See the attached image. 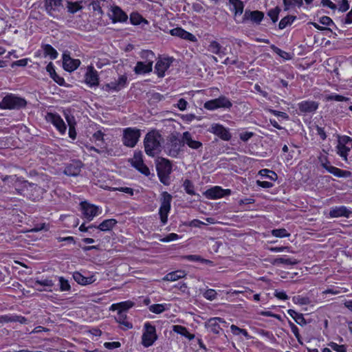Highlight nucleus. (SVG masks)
<instances>
[{
	"label": "nucleus",
	"mask_w": 352,
	"mask_h": 352,
	"mask_svg": "<svg viewBox=\"0 0 352 352\" xmlns=\"http://www.w3.org/2000/svg\"><path fill=\"white\" fill-rule=\"evenodd\" d=\"M163 138L161 134L157 131H152L148 133L144 138V149L146 153L149 156H155L161 151V142Z\"/></svg>",
	"instance_id": "f257e3e1"
},
{
	"label": "nucleus",
	"mask_w": 352,
	"mask_h": 352,
	"mask_svg": "<svg viewBox=\"0 0 352 352\" xmlns=\"http://www.w3.org/2000/svg\"><path fill=\"white\" fill-rule=\"evenodd\" d=\"M182 146H184L183 140L178 138L177 133H171L167 138L164 151L170 157H177Z\"/></svg>",
	"instance_id": "f03ea898"
},
{
	"label": "nucleus",
	"mask_w": 352,
	"mask_h": 352,
	"mask_svg": "<svg viewBox=\"0 0 352 352\" xmlns=\"http://www.w3.org/2000/svg\"><path fill=\"white\" fill-rule=\"evenodd\" d=\"M142 58L147 59L146 62L138 61L134 68V72L137 74H144L152 71L153 58L155 54L152 51L145 50L141 52Z\"/></svg>",
	"instance_id": "7ed1b4c3"
},
{
	"label": "nucleus",
	"mask_w": 352,
	"mask_h": 352,
	"mask_svg": "<svg viewBox=\"0 0 352 352\" xmlns=\"http://www.w3.org/2000/svg\"><path fill=\"white\" fill-rule=\"evenodd\" d=\"M155 327L150 322H146L144 325V332L142 336V344L144 347H149L157 340Z\"/></svg>",
	"instance_id": "20e7f679"
},
{
	"label": "nucleus",
	"mask_w": 352,
	"mask_h": 352,
	"mask_svg": "<svg viewBox=\"0 0 352 352\" xmlns=\"http://www.w3.org/2000/svg\"><path fill=\"white\" fill-rule=\"evenodd\" d=\"M25 104L26 101L24 99L13 95H8L0 102V108L9 109H19L25 107Z\"/></svg>",
	"instance_id": "39448f33"
},
{
	"label": "nucleus",
	"mask_w": 352,
	"mask_h": 352,
	"mask_svg": "<svg viewBox=\"0 0 352 352\" xmlns=\"http://www.w3.org/2000/svg\"><path fill=\"white\" fill-rule=\"evenodd\" d=\"M140 137V131L139 129L126 128L123 132V144L128 147L133 148L136 145Z\"/></svg>",
	"instance_id": "423d86ee"
},
{
	"label": "nucleus",
	"mask_w": 352,
	"mask_h": 352,
	"mask_svg": "<svg viewBox=\"0 0 352 352\" xmlns=\"http://www.w3.org/2000/svg\"><path fill=\"white\" fill-rule=\"evenodd\" d=\"M172 196L167 192H163L161 198V206L160 208L159 214L160 216L161 221L163 224L167 222L168 214L170 210V203Z\"/></svg>",
	"instance_id": "0eeeda50"
},
{
	"label": "nucleus",
	"mask_w": 352,
	"mask_h": 352,
	"mask_svg": "<svg viewBox=\"0 0 352 352\" xmlns=\"http://www.w3.org/2000/svg\"><path fill=\"white\" fill-rule=\"evenodd\" d=\"M232 106V102L223 96L208 100L204 105V108L208 110H215L219 108L230 109Z\"/></svg>",
	"instance_id": "6e6552de"
},
{
	"label": "nucleus",
	"mask_w": 352,
	"mask_h": 352,
	"mask_svg": "<svg viewBox=\"0 0 352 352\" xmlns=\"http://www.w3.org/2000/svg\"><path fill=\"white\" fill-rule=\"evenodd\" d=\"M131 162L132 166L142 174L145 175H148L150 174L148 168L144 164L142 153L141 151H136L134 153L133 157L131 160Z\"/></svg>",
	"instance_id": "1a4fd4ad"
},
{
	"label": "nucleus",
	"mask_w": 352,
	"mask_h": 352,
	"mask_svg": "<svg viewBox=\"0 0 352 352\" xmlns=\"http://www.w3.org/2000/svg\"><path fill=\"white\" fill-rule=\"evenodd\" d=\"M108 16L113 23L125 22L128 19L126 14L117 6L111 7Z\"/></svg>",
	"instance_id": "9d476101"
},
{
	"label": "nucleus",
	"mask_w": 352,
	"mask_h": 352,
	"mask_svg": "<svg viewBox=\"0 0 352 352\" xmlns=\"http://www.w3.org/2000/svg\"><path fill=\"white\" fill-rule=\"evenodd\" d=\"M230 194L231 190L230 189H223L220 186L210 188L205 192L206 197L211 199H219Z\"/></svg>",
	"instance_id": "9b49d317"
},
{
	"label": "nucleus",
	"mask_w": 352,
	"mask_h": 352,
	"mask_svg": "<svg viewBox=\"0 0 352 352\" xmlns=\"http://www.w3.org/2000/svg\"><path fill=\"white\" fill-rule=\"evenodd\" d=\"M46 119L48 122L52 123L60 133L63 134L65 133L66 124L60 116L56 113H48L46 116Z\"/></svg>",
	"instance_id": "f8f14e48"
},
{
	"label": "nucleus",
	"mask_w": 352,
	"mask_h": 352,
	"mask_svg": "<svg viewBox=\"0 0 352 352\" xmlns=\"http://www.w3.org/2000/svg\"><path fill=\"white\" fill-rule=\"evenodd\" d=\"M85 82L90 87H96L99 85L98 72L91 65L87 67V72L85 75Z\"/></svg>",
	"instance_id": "ddd939ff"
},
{
	"label": "nucleus",
	"mask_w": 352,
	"mask_h": 352,
	"mask_svg": "<svg viewBox=\"0 0 352 352\" xmlns=\"http://www.w3.org/2000/svg\"><path fill=\"white\" fill-rule=\"evenodd\" d=\"M209 131L226 141L230 140L232 137L228 130L219 124H212Z\"/></svg>",
	"instance_id": "4468645a"
},
{
	"label": "nucleus",
	"mask_w": 352,
	"mask_h": 352,
	"mask_svg": "<svg viewBox=\"0 0 352 352\" xmlns=\"http://www.w3.org/2000/svg\"><path fill=\"white\" fill-rule=\"evenodd\" d=\"M80 64V60L72 58L69 54L64 52L63 55V68L66 71L73 72L79 67Z\"/></svg>",
	"instance_id": "2eb2a0df"
},
{
	"label": "nucleus",
	"mask_w": 352,
	"mask_h": 352,
	"mask_svg": "<svg viewBox=\"0 0 352 352\" xmlns=\"http://www.w3.org/2000/svg\"><path fill=\"white\" fill-rule=\"evenodd\" d=\"M82 210L84 217L88 220L91 221L98 214V208L86 202L81 203Z\"/></svg>",
	"instance_id": "dca6fc26"
},
{
	"label": "nucleus",
	"mask_w": 352,
	"mask_h": 352,
	"mask_svg": "<svg viewBox=\"0 0 352 352\" xmlns=\"http://www.w3.org/2000/svg\"><path fill=\"white\" fill-rule=\"evenodd\" d=\"M172 63L170 58L160 59L155 67V72L160 78L164 76L165 72L169 68Z\"/></svg>",
	"instance_id": "f3484780"
},
{
	"label": "nucleus",
	"mask_w": 352,
	"mask_h": 352,
	"mask_svg": "<svg viewBox=\"0 0 352 352\" xmlns=\"http://www.w3.org/2000/svg\"><path fill=\"white\" fill-rule=\"evenodd\" d=\"M82 163L80 161H75L67 165L64 170V173L68 176H77L81 171Z\"/></svg>",
	"instance_id": "a211bd4d"
},
{
	"label": "nucleus",
	"mask_w": 352,
	"mask_h": 352,
	"mask_svg": "<svg viewBox=\"0 0 352 352\" xmlns=\"http://www.w3.org/2000/svg\"><path fill=\"white\" fill-rule=\"evenodd\" d=\"M264 14L261 11H245L243 17V21L251 20L253 22L259 23L263 19Z\"/></svg>",
	"instance_id": "6ab92c4d"
},
{
	"label": "nucleus",
	"mask_w": 352,
	"mask_h": 352,
	"mask_svg": "<svg viewBox=\"0 0 352 352\" xmlns=\"http://www.w3.org/2000/svg\"><path fill=\"white\" fill-rule=\"evenodd\" d=\"M182 140L184 144L186 143L192 149H199L202 147V143L199 141L193 140L191 134L188 131H186L183 133Z\"/></svg>",
	"instance_id": "aec40b11"
},
{
	"label": "nucleus",
	"mask_w": 352,
	"mask_h": 352,
	"mask_svg": "<svg viewBox=\"0 0 352 352\" xmlns=\"http://www.w3.org/2000/svg\"><path fill=\"white\" fill-rule=\"evenodd\" d=\"M157 175L170 174L172 171V165L168 160L162 158L157 164Z\"/></svg>",
	"instance_id": "412c9836"
},
{
	"label": "nucleus",
	"mask_w": 352,
	"mask_h": 352,
	"mask_svg": "<svg viewBox=\"0 0 352 352\" xmlns=\"http://www.w3.org/2000/svg\"><path fill=\"white\" fill-rule=\"evenodd\" d=\"M62 6V0H45V7L47 13L53 15V12L58 11Z\"/></svg>",
	"instance_id": "4be33fe9"
},
{
	"label": "nucleus",
	"mask_w": 352,
	"mask_h": 352,
	"mask_svg": "<svg viewBox=\"0 0 352 352\" xmlns=\"http://www.w3.org/2000/svg\"><path fill=\"white\" fill-rule=\"evenodd\" d=\"M318 107V104L314 101H302L298 104V108L301 112L311 113Z\"/></svg>",
	"instance_id": "5701e85b"
},
{
	"label": "nucleus",
	"mask_w": 352,
	"mask_h": 352,
	"mask_svg": "<svg viewBox=\"0 0 352 352\" xmlns=\"http://www.w3.org/2000/svg\"><path fill=\"white\" fill-rule=\"evenodd\" d=\"M220 322L226 323V322L221 318H210L208 322L207 327L210 331L215 334H218L221 329L219 325Z\"/></svg>",
	"instance_id": "b1692460"
},
{
	"label": "nucleus",
	"mask_w": 352,
	"mask_h": 352,
	"mask_svg": "<svg viewBox=\"0 0 352 352\" xmlns=\"http://www.w3.org/2000/svg\"><path fill=\"white\" fill-rule=\"evenodd\" d=\"M351 213V211L345 206H340L332 208L330 210L329 216L333 218L341 217H349Z\"/></svg>",
	"instance_id": "393cba45"
},
{
	"label": "nucleus",
	"mask_w": 352,
	"mask_h": 352,
	"mask_svg": "<svg viewBox=\"0 0 352 352\" xmlns=\"http://www.w3.org/2000/svg\"><path fill=\"white\" fill-rule=\"evenodd\" d=\"M74 279L80 285H88L94 283L96 279L93 276L89 277H85L82 276L80 272H74L73 274Z\"/></svg>",
	"instance_id": "a878e982"
},
{
	"label": "nucleus",
	"mask_w": 352,
	"mask_h": 352,
	"mask_svg": "<svg viewBox=\"0 0 352 352\" xmlns=\"http://www.w3.org/2000/svg\"><path fill=\"white\" fill-rule=\"evenodd\" d=\"M133 305L134 303L131 301H124L120 303L113 304L110 307V310H118V311H124L125 313L126 310L131 308Z\"/></svg>",
	"instance_id": "bb28decb"
},
{
	"label": "nucleus",
	"mask_w": 352,
	"mask_h": 352,
	"mask_svg": "<svg viewBox=\"0 0 352 352\" xmlns=\"http://www.w3.org/2000/svg\"><path fill=\"white\" fill-rule=\"evenodd\" d=\"M186 276L184 271L177 270L167 274L163 278L165 281H176Z\"/></svg>",
	"instance_id": "cd10ccee"
},
{
	"label": "nucleus",
	"mask_w": 352,
	"mask_h": 352,
	"mask_svg": "<svg viewBox=\"0 0 352 352\" xmlns=\"http://www.w3.org/2000/svg\"><path fill=\"white\" fill-rule=\"evenodd\" d=\"M229 3L232 6V8L231 10L234 12L235 16L242 14L244 5L241 0H229Z\"/></svg>",
	"instance_id": "c85d7f7f"
},
{
	"label": "nucleus",
	"mask_w": 352,
	"mask_h": 352,
	"mask_svg": "<svg viewBox=\"0 0 352 352\" xmlns=\"http://www.w3.org/2000/svg\"><path fill=\"white\" fill-rule=\"evenodd\" d=\"M328 172L338 177L346 178L351 175V173L350 171L341 170L335 166L329 167Z\"/></svg>",
	"instance_id": "c756f323"
},
{
	"label": "nucleus",
	"mask_w": 352,
	"mask_h": 352,
	"mask_svg": "<svg viewBox=\"0 0 352 352\" xmlns=\"http://www.w3.org/2000/svg\"><path fill=\"white\" fill-rule=\"evenodd\" d=\"M173 331L177 333L182 335L186 338H188L190 340L194 339L195 336L193 334L190 333L187 329L185 327L181 325H173Z\"/></svg>",
	"instance_id": "7c9ffc66"
},
{
	"label": "nucleus",
	"mask_w": 352,
	"mask_h": 352,
	"mask_svg": "<svg viewBox=\"0 0 352 352\" xmlns=\"http://www.w3.org/2000/svg\"><path fill=\"white\" fill-rule=\"evenodd\" d=\"M116 223L117 221L116 219H106L103 221L97 228L101 231H109L112 229Z\"/></svg>",
	"instance_id": "2f4dec72"
},
{
	"label": "nucleus",
	"mask_w": 352,
	"mask_h": 352,
	"mask_svg": "<svg viewBox=\"0 0 352 352\" xmlns=\"http://www.w3.org/2000/svg\"><path fill=\"white\" fill-rule=\"evenodd\" d=\"M287 313L298 324L303 326L307 324V322L302 314H298L293 309H289Z\"/></svg>",
	"instance_id": "473e14b6"
},
{
	"label": "nucleus",
	"mask_w": 352,
	"mask_h": 352,
	"mask_svg": "<svg viewBox=\"0 0 352 352\" xmlns=\"http://www.w3.org/2000/svg\"><path fill=\"white\" fill-rule=\"evenodd\" d=\"M336 148L337 153L344 160H347V155L350 151V148L346 146L341 141H338Z\"/></svg>",
	"instance_id": "72a5a7b5"
},
{
	"label": "nucleus",
	"mask_w": 352,
	"mask_h": 352,
	"mask_svg": "<svg viewBox=\"0 0 352 352\" xmlns=\"http://www.w3.org/2000/svg\"><path fill=\"white\" fill-rule=\"evenodd\" d=\"M42 49L45 56H49L51 59H55L58 56V52L49 44L42 45Z\"/></svg>",
	"instance_id": "f704fd0d"
},
{
	"label": "nucleus",
	"mask_w": 352,
	"mask_h": 352,
	"mask_svg": "<svg viewBox=\"0 0 352 352\" xmlns=\"http://www.w3.org/2000/svg\"><path fill=\"white\" fill-rule=\"evenodd\" d=\"M126 314L124 311H118L116 320L118 322L124 325L127 329H131L133 325L131 322L126 320Z\"/></svg>",
	"instance_id": "c9c22d12"
},
{
	"label": "nucleus",
	"mask_w": 352,
	"mask_h": 352,
	"mask_svg": "<svg viewBox=\"0 0 352 352\" xmlns=\"http://www.w3.org/2000/svg\"><path fill=\"white\" fill-rule=\"evenodd\" d=\"M298 263V262L296 259L285 258H275L272 261V263L273 265L284 264L287 265H294L297 264Z\"/></svg>",
	"instance_id": "e433bc0d"
},
{
	"label": "nucleus",
	"mask_w": 352,
	"mask_h": 352,
	"mask_svg": "<svg viewBox=\"0 0 352 352\" xmlns=\"http://www.w3.org/2000/svg\"><path fill=\"white\" fill-rule=\"evenodd\" d=\"M285 10H288L292 8L298 6L301 7L303 4L302 0H283Z\"/></svg>",
	"instance_id": "4c0bfd02"
},
{
	"label": "nucleus",
	"mask_w": 352,
	"mask_h": 352,
	"mask_svg": "<svg viewBox=\"0 0 352 352\" xmlns=\"http://www.w3.org/2000/svg\"><path fill=\"white\" fill-rule=\"evenodd\" d=\"M222 46L216 41L210 42L208 46V50L212 54H219L221 52Z\"/></svg>",
	"instance_id": "58836bf2"
},
{
	"label": "nucleus",
	"mask_w": 352,
	"mask_h": 352,
	"mask_svg": "<svg viewBox=\"0 0 352 352\" xmlns=\"http://www.w3.org/2000/svg\"><path fill=\"white\" fill-rule=\"evenodd\" d=\"M150 311L154 314H160L164 312L166 309V305L164 304H154L150 305L148 307Z\"/></svg>",
	"instance_id": "ea45409f"
},
{
	"label": "nucleus",
	"mask_w": 352,
	"mask_h": 352,
	"mask_svg": "<svg viewBox=\"0 0 352 352\" xmlns=\"http://www.w3.org/2000/svg\"><path fill=\"white\" fill-rule=\"evenodd\" d=\"M105 0H94L92 1L89 6H92V9L95 12H98L100 16H102L104 12L102 10V2Z\"/></svg>",
	"instance_id": "a19ab883"
},
{
	"label": "nucleus",
	"mask_w": 352,
	"mask_h": 352,
	"mask_svg": "<svg viewBox=\"0 0 352 352\" xmlns=\"http://www.w3.org/2000/svg\"><path fill=\"white\" fill-rule=\"evenodd\" d=\"M295 19H296V17L293 16H285L284 18H283L280 20V21L278 24L279 28L280 30L284 29L285 28L287 27V25L291 24L294 21Z\"/></svg>",
	"instance_id": "79ce46f5"
},
{
	"label": "nucleus",
	"mask_w": 352,
	"mask_h": 352,
	"mask_svg": "<svg viewBox=\"0 0 352 352\" xmlns=\"http://www.w3.org/2000/svg\"><path fill=\"white\" fill-rule=\"evenodd\" d=\"M130 21L133 25H139L141 22L144 21L147 23V21L144 19L142 16L138 13H132L130 16Z\"/></svg>",
	"instance_id": "37998d69"
},
{
	"label": "nucleus",
	"mask_w": 352,
	"mask_h": 352,
	"mask_svg": "<svg viewBox=\"0 0 352 352\" xmlns=\"http://www.w3.org/2000/svg\"><path fill=\"white\" fill-rule=\"evenodd\" d=\"M259 174L265 177L269 178L271 180H276L277 179V175L272 170L267 169H263L259 171Z\"/></svg>",
	"instance_id": "c03bdc74"
},
{
	"label": "nucleus",
	"mask_w": 352,
	"mask_h": 352,
	"mask_svg": "<svg viewBox=\"0 0 352 352\" xmlns=\"http://www.w3.org/2000/svg\"><path fill=\"white\" fill-rule=\"evenodd\" d=\"M272 234L276 237L279 238L290 236V234L287 232V231L285 228L272 230Z\"/></svg>",
	"instance_id": "a18cd8bd"
},
{
	"label": "nucleus",
	"mask_w": 352,
	"mask_h": 352,
	"mask_svg": "<svg viewBox=\"0 0 352 352\" xmlns=\"http://www.w3.org/2000/svg\"><path fill=\"white\" fill-rule=\"evenodd\" d=\"M280 12V9L278 7H276L274 9H271L267 12V15L270 17L272 21L275 23L278 21V14Z\"/></svg>",
	"instance_id": "49530a36"
},
{
	"label": "nucleus",
	"mask_w": 352,
	"mask_h": 352,
	"mask_svg": "<svg viewBox=\"0 0 352 352\" xmlns=\"http://www.w3.org/2000/svg\"><path fill=\"white\" fill-rule=\"evenodd\" d=\"M68 12L74 14L80 10L82 9V6L78 2H68L67 4Z\"/></svg>",
	"instance_id": "de8ad7c7"
},
{
	"label": "nucleus",
	"mask_w": 352,
	"mask_h": 352,
	"mask_svg": "<svg viewBox=\"0 0 352 352\" xmlns=\"http://www.w3.org/2000/svg\"><path fill=\"white\" fill-rule=\"evenodd\" d=\"M4 319L6 322H19L21 324L25 323L27 321V319L25 317L21 316H14L11 317L5 316Z\"/></svg>",
	"instance_id": "09e8293b"
},
{
	"label": "nucleus",
	"mask_w": 352,
	"mask_h": 352,
	"mask_svg": "<svg viewBox=\"0 0 352 352\" xmlns=\"http://www.w3.org/2000/svg\"><path fill=\"white\" fill-rule=\"evenodd\" d=\"M60 283V289L61 291H69L70 290V285L67 280L65 279L63 277L59 278Z\"/></svg>",
	"instance_id": "8fccbe9b"
},
{
	"label": "nucleus",
	"mask_w": 352,
	"mask_h": 352,
	"mask_svg": "<svg viewBox=\"0 0 352 352\" xmlns=\"http://www.w3.org/2000/svg\"><path fill=\"white\" fill-rule=\"evenodd\" d=\"M184 186L186 190V192L188 194H189V195L195 194L193 185L190 180L186 179L184 182Z\"/></svg>",
	"instance_id": "3c124183"
},
{
	"label": "nucleus",
	"mask_w": 352,
	"mask_h": 352,
	"mask_svg": "<svg viewBox=\"0 0 352 352\" xmlns=\"http://www.w3.org/2000/svg\"><path fill=\"white\" fill-rule=\"evenodd\" d=\"M318 160H319V162L320 163V165L328 171L329 167H331V166L329 165V162L328 161L327 155H320L318 157Z\"/></svg>",
	"instance_id": "603ef678"
},
{
	"label": "nucleus",
	"mask_w": 352,
	"mask_h": 352,
	"mask_svg": "<svg viewBox=\"0 0 352 352\" xmlns=\"http://www.w3.org/2000/svg\"><path fill=\"white\" fill-rule=\"evenodd\" d=\"M184 258L190 261H201L202 263H210L209 260H206L201 258L198 255H187L184 257Z\"/></svg>",
	"instance_id": "864d4df0"
},
{
	"label": "nucleus",
	"mask_w": 352,
	"mask_h": 352,
	"mask_svg": "<svg viewBox=\"0 0 352 352\" xmlns=\"http://www.w3.org/2000/svg\"><path fill=\"white\" fill-rule=\"evenodd\" d=\"M329 346L336 352H346V349L344 345H339L335 342H330Z\"/></svg>",
	"instance_id": "5fc2aeb1"
},
{
	"label": "nucleus",
	"mask_w": 352,
	"mask_h": 352,
	"mask_svg": "<svg viewBox=\"0 0 352 352\" xmlns=\"http://www.w3.org/2000/svg\"><path fill=\"white\" fill-rule=\"evenodd\" d=\"M217 292L214 289H207L204 293V296L208 299V300H212L216 298L217 297Z\"/></svg>",
	"instance_id": "6e6d98bb"
},
{
	"label": "nucleus",
	"mask_w": 352,
	"mask_h": 352,
	"mask_svg": "<svg viewBox=\"0 0 352 352\" xmlns=\"http://www.w3.org/2000/svg\"><path fill=\"white\" fill-rule=\"evenodd\" d=\"M272 48H273L274 51L277 54H278L280 57H282L283 58L286 59V60L291 58V55L289 53H287L285 51H283L282 50H280L276 47H274V46Z\"/></svg>",
	"instance_id": "4d7b16f0"
},
{
	"label": "nucleus",
	"mask_w": 352,
	"mask_h": 352,
	"mask_svg": "<svg viewBox=\"0 0 352 352\" xmlns=\"http://www.w3.org/2000/svg\"><path fill=\"white\" fill-rule=\"evenodd\" d=\"M293 301L296 304L300 305H308L309 303V300L308 298L302 297V296H294L293 298Z\"/></svg>",
	"instance_id": "13d9d810"
},
{
	"label": "nucleus",
	"mask_w": 352,
	"mask_h": 352,
	"mask_svg": "<svg viewBox=\"0 0 352 352\" xmlns=\"http://www.w3.org/2000/svg\"><path fill=\"white\" fill-rule=\"evenodd\" d=\"M327 99L328 100H335L338 102H342V101H346L349 99L341 95H337V94H332L329 95L327 97Z\"/></svg>",
	"instance_id": "bf43d9fd"
},
{
	"label": "nucleus",
	"mask_w": 352,
	"mask_h": 352,
	"mask_svg": "<svg viewBox=\"0 0 352 352\" xmlns=\"http://www.w3.org/2000/svg\"><path fill=\"white\" fill-rule=\"evenodd\" d=\"M185 30L181 28H176L170 31L172 36L183 38Z\"/></svg>",
	"instance_id": "052dcab7"
},
{
	"label": "nucleus",
	"mask_w": 352,
	"mask_h": 352,
	"mask_svg": "<svg viewBox=\"0 0 352 352\" xmlns=\"http://www.w3.org/2000/svg\"><path fill=\"white\" fill-rule=\"evenodd\" d=\"M37 285L46 287H52L53 286L54 283L51 280L45 279L43 280H36L34 283V287H36Z\"/></svg>",
	"instance_id": "680f3d73"
},
{
	"label": "nucleus",
	"mask_w": 352,
	"mask_h": 352,
	"mask_svg": "<svg viewBox=\"0 0 352 352\" xmlns=\"http://www.w3.org/2000/svg\"><path fill=\"white\" fill-rule=\"evenodd\" d=\"M179 239V236L175 233H170L168 234L166 237L161 239L162 242H169L172 241H175Z\"/></svg>",
	"instance_id": "e2e57ef3"
},
{
	"label": "nucleus",
	"mask_w": 352,
	"mask_h": 352,
	"mask_svg": "<svg viewBox=\"0 0 352 352\" xmlns=\"http://www.w3.org/2000/svg\"><path fill=\"white\" fill-rule=\"evenodd\" d=\"M170 174H159L158 177L160 182L164 185H168L170 184Z\"/></svg>",
	"instance_id": "0e129e2a"
},
{
	"label": "nucleus",
	"mask_w": 352,
	"mask_h": 352,
	"mask_svg": "<svg viewBox=\"0 0 352 352\" xmlns=\"http://www.w3.org/2000/svg\"><path fill=\"white\" fill-rule=\"evenodd\" d=\"M120 345L119 342H105L104 344V347L110 350L118 348Z\"/></svg>",
	"instance_id": "69168bd1"
},
{
	"label": "nucleus",
	"mask_w": 352,
	"mask_h": 352,
	"mask_svg": "<svg viewBox=\"0 0 352 352\" xmlns=\"http://www.w3.org/2000/svg\"><path fill=\"white\" fill-rule=\"evenodd\" d=\"M321 3L323 6L328 7L332 10H336L337 6L330 0H322Z\"/></svg>",
	"instance_id": "338daca9"
},
{
	"label": "nucleus",
	"mask_w": 352,
	"mask_h": 352,
	"mask_svg": "<svg viewBox=\"0 0 352 352\" xmlns=\"http://www.w3.org/2000/svg\"><path fill=\"white\" fill-rule=\"evenodd\" d=\"M187 104H188V102H186V100H185L183 98H181L179 100V101L177 104V107L179 110L184 111L186 109Z\"/></svg>",
	"instance_id": "774afa93"
}]
</instances>
